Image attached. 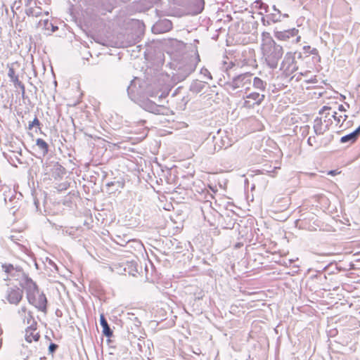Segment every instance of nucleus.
<instances>
[{"mask_svg":"<svg viewBox=\"0 0 360 360\" xmlns=\"http://www.w3.org/2000/svg\"><path fill=\"white\" fill-rule=\"evenodd\" d=\"M335 114L336 112L330 107L324 106L320 110L319 117L316 119V135L326 134L324 140H320L324 145L333 140V136L329 132V128L333 124V119L335 117Z\"/></svg>","mask_w":360,"mask_h":360,"instance_id":"f257e3e1","label":"nucleus"},{"mask_svg":"<svg viewBox=\"0 0 360 360\" xmlns=\"http://www.w3.org/2000/svg\"><path fill=\"white\" fill-rule=\"evenodd\" d=\"M199 61L200 56L198 53L184 56L175 64V72L173 73L174 81H184L195 70Z\"/></svg>","mask_w":360,"mask_h":360,"instance_id":"f03ea898","label":"nucleus"},{"mask_svg":"<svg viewBox=\"0 0 360 360\" xmlns=\"http://www.w3.org/2000/svg\"><path fill=\"white\" fill-rule=\"evenodd\" d=\"M252 74L245 72L233 77L231 80L224 84L225 90L229 94L239 92H247L252 86Z\"/></svg>","mask_w":360,"mask_h":360,"instance_id":"7ed1b4c3","label":"nucleus"},{"mask_svg":"<svg viewBox=\"0 0 360 360\" xmlns=\"http://www.w3.org/2000/svg\"><path fill=\"white\" fill-rule=\"evenodd\" d=\"M262 46L267 65L271 69L276 68L278 61L283 55V47L270 39L267 43L262 44Z\"/></svg>","mask_w":360,"mask_h":360,"instance_id":"20e7f679","label":"nucleus"},{"mask_svg":"<svg viewBox=\"0 0 360 360\" xmlns=\"http://www.w3.org/2000/svg\"><path fill=\"white\" fill-rule=\"evenodd\" d=\"M231 144V141L228 136L221 134V131L219 130L217 136H213L212 143L209 141L206 143L207 146V151L209 154H214L216 151H219L222 148H229Z\"/></svg>","mask_w":360,"mask_h":360,"instance_id":"39448f33","label":"nucleus"},{"mask_svg":"<svg viewBox=\"0 0 360 360\" xmlns=\"http://www.w3.org/2000/svg\"><path fill=\"white\" fill-rule=\"evenodd\" d=\"M20 285L25 290L27 300L32 299L33 296L39 294V288L36 283L24 273H22Z\"/></svg>","mask_w":360,"mask_h":360,"instance_id":"423d86ee","label":"nucleus"},{"mask_svg":"<svg viewBox=\"0 0 360 360\" xmlns=\"http://www.w3.org/2000/svg\"><path fill=\"white\" fill-rule=\"evenodd\" d=\"M140 105L146 111L155 115H164L167 110L164 105H158L148 98L141 101Z\"/></svg>","mask_w":360,"mask_h":360,"instance_id":"0eeeda50","label":"nucleus"},{"mask_svg":"<svg viewBox=\"0 0 360 360\" xmlns=\"http://www.w3.org/2000/svg\"><path fill=\"white\" fill-rule=\"evenodd\" d=\"M280 70L286 75H290L297 70V63L295 57L291 53H287L281 63Z\"/></svg>","mask_w":360,"mask_h":360,"instance_id":"6e6552de","label":"nucleus"},{"mask_svg":"<svg viewBox=\"0 0 360 360\" xmlns=\"http://www.w3.org/2000/svg\"><path fill=\"white\" fill-rule=\"evenodd\" d=\"M23 291L19 288H8L6 291V300L11 304L17 305L22 300Z\"/></svg>","mask_w":360,"mask_h":360,"instance_id":"1a4fd4ad","label":"nucleus"},{"mask_svg":"<svg viewBox=\"0 0 360 360\" xmlns=\"http://www.w3.org/2000/svg\"><path fill=\"white\" fill-rule=\"evenodd\" d=\"M38 295V297L37 295L33 296L30 300H28V302L36 307L39 311L46 312V307H47V299L44 292H41Z\"/></svg>","mask_w":360,"mask_h":360,"instance_id":"9d476101","label":"nucleus"},{"mask_svg":"<svg viewBox=\"0 0 360 360\" xmlns=\"http://www.w3.org/2000/svg\"><path fill=\"white\" fill-rule=\"evenodd\" d=\"M298 34V30L295 28L283 30V31H276L275 32V37L278 40L282 41H288L290 39H292V41H295L294 38L296 37L295 41H298L300 37H297Z\"/></svg>","mask_w":360,"mask_h":360,"instance_id":"9b49d317","label":"nucleus"},{"mask_svg":"<svg viewBox=\"0 0 360 360\" xmlns=\"http://www.w3.org/2000/svg\"><path fill=\"white\" fill-rule=\"evenodd\" d=\"M18 314L22 320L24 324H27L28 326L37 325V322L33 317L32 313L30 311H27L26 307H21L18 309Z\"/></svg>","mask_w":360,"mask_h":360,"instance_id":"f8f14e48","label":"nucleus"},{"mask_svg":"<svg viewBox=\"0 0 360 360\" xmlns=\"http://www.w3.org/2000/svg\"><path fill=\"white\" fill-rule=\"evenodd\" d=\"M297 224H299L300 228L311 231H314L315 229V220L314 218V214L311 213L309 214V217L298 219Z\"/></svg>","mask_w":360,"mask_h":360,"instance_id":"ddd939ff","label":"nucleus"},{"mask_svg":"<svg viewBox=\"0 0 360 360\" xmlns=\"http://www.w3.org/2000/svg\"><path fill=\"white\" fill-rule=\"evenodd\" d=\"M37 325H30L28 326L25 330V340L28 342H32V341H38L39 339V333H35L37 330Z\"/></svg>","mask_w":360,"mask_h":360,"instance_id":"4468645a","label":"nucleus"},{"mask_svg":"<svg viewBox=\"0 0 360 360\" xmlns=\"http://www.w3.org/2000/svg\"><path fill=\"white\" fill-rule=\"evenodd\" d=\"M359 134H360V126L354 131L342 136L340 139V142L342 143L349 142V141H350L351 143H354L356 141Z\"/></svg>","mask_w":360,"mask_h":360,"instance_id":"2eb2a0df","label":"nucleus"},{"mask_svg":"<svg viewBox=\"0 0 360 360\" xmlns=\"http://www.w3.org/2000/svg\"><path fill=\"white\" fill-rule=\"evenodd\" d=\"M246 98L251 99L253 101V103L256 105H259L264 101L265 98L264 94H261L258 92H252L246 96Z\"/></svg>","mask_w":360,"mask_h":360,"instance_id":"dca6fc26","label":"nucleus"},{"mask_svg":"<svg viewBox=\"0 0 360 360\" xmlns=\"http://www.w3.org/2000/svg\"><path fill=\"white\" fill-rule=\"evenodd\" d=\"M252 85L255 89L260 91H265L266 88V82L257 77H252Z\"/></svg>","mask_w":360,"mask_h":360,"instance_id":"f3484780","label":"nucleus"},{"mask_svg":"<svg viewBox=\"0 0 360 360\" xmlns=\"http://www.w3.org/2000/svg\"><path fill=\"white\" fill-rule=\"evenodd\" d=\"M100 324L103 328V333L108 338H110L112 335V330L110 329L105 318L103 314L100 316Z\"/></svg>","mask_w":360,"mask_h":360,"instance_id":"a211bd4d","label":"nucleus"},{"mask_svg":"<svg viewBox=\"0 0 360 360\" xmlns=\"http://www.w3.org/2000/svg\"><path fill=\"white\" fill-rule=\"evenodd\" d=\"M36 145L41 151L43 156H45L49 153V145L42 139H37L36 140Z\"/></svg>","mask_w":360,"mask_h":360,"instance_id":"6ab92c4d","label":"nucleus"},{"mask_svg":"<svg viewBox=\"0 0 360 360\" xmlns=\"http://www.w3.org/2000/svg\"><path fill=\"white\" fill-rule=\"evenodd\" d=\"M2 269L4 271L10 276H15L16 273H22L20 269L17 268H14L12 264H3Z\"/></svg>","mask_w":360,"mask_h":360,"instance_id":"aec40b11","label":"nucleus"},{"mask_svg":"<svg viewBox=\"0 0 360 360\" xmlns=\"http://www.w3.org/2000/svg\"><path fill=\"white\" fill-rule=\"evenodd\" d=\"M53 170V175L55 178H56L57 176L60 177L65 172V169L62 165H59L58 162L55 164Z\"/></svg>","mask_w":360,"mask_h":360,"instance_id":"412c9836","label":"nucleus"},{"mask_svg":"<svg viewBox=\"0 0 360 360\" xmlns=\"http://www.w3.org/2000/svg\"><path fill=\"white\" fill-rule=\"evenodd\" d=\"M8 76L11 79V81L14 83V85L17 86L21 82L18 79V76L15 75V70L13 68H10L8 72Z\"/></svg>","mask_w":360,"mask_h":360,"instance_id":"4be33fe9","label":"nucleus"},{"mask_svg":"<svg viewBox=\"0 0 360 360\" xmlns=\"http://www.w3.org/2000/svg\"><path fill=\"white\" fill-rule=\"evenodd\" d=\"M205 85L200 81H195L191 85V90L195 93L200 92L204 88Z\"/></svg>","mask_w":360,"mask_h":360,"instance_id":"5701e85b","label":"nucleus"},{"mask_svg":"<svg viewBox=\"0 0 360 360\" xmlns=\"http://www.w3.org/2000/svg\"><path fill=\"white\" fill-rule=\"evenodd\" d=\"M274 10L276 12V13H271L268 18L274 22H276L281 21V12L279 10L276 8V6H274Z\"/></svg>","mask_w":360,"mask_h":360,"instance_id":"b1692460","label":"nucleus"},{"mask_svg":"<svg viewBox=\"0 0 360 360\" xmlns=\"http://www.w3.org/2000/svg\"><path fill=\"white\" fill-rule=\"evenodd\" d=\"M41 9L40 8H30L27 11V14L28 15L38 17V16H40L41 15Z\"/></svg>","mask_w":360,"mask_h":360,"instance_id":"393cba45","label":"nucleus"},{"mask_svg":"<svg viewBox=\"0 0 360 360\" xmlns=\"http://www.w3.org/2000/svg\"><path fill=\"white\" fill-rule=\"evenodd\" d=\"M135 88L136 86L134 84V81L132 80L131 81L130 84L127 86V94L131 98H132V97L135 96Z\"/></svg>","mask_w":360,"mask_h":360,"instance_id":"a878e982","label":"nucleus"},{"mask_svg":"<svg viewBox=\"0 0 360 360\" xmlns=\"http://www.w3.org/2000/svg\"><path fill=\"white\" fill-rule=\"evenodd\" d=\"M198 6L196 8V13H199L204 9L205 1L204 0H195Z\"/></svg>","mask_w":360,"mask_h":360,"instance_id":"bb28decb","label":"nucleus"},{"mask_svg":"<svg viewBox=\"0 0 360 360\" xmlns=\"http://www.w3.org/2000/svg\"><path fill=\"white\" fill-rule=\"evenodd\" d=\"M256 105H255L252 102H251L249 100H245L243 103V107L245 108H247V109H251V108H254L255 106Z\"/></svg>","mask_w":360,"mask_h":360,"instance_id":"cd10ccee","label":"nucleus"},{"mask_svg":"<svg viewBox=\"0 0 360 360\" xmlns=\"http://www.w3.org/2000/svg\"><path fill=\"white\" fill-rule=\"evenodd\" d=\"M200 74L202 75L205 77H207L208 79H212V75L210 71L206 68H202L200 70Z\"/></svg>","mask_w":360,"mask_h":360,"instance_id":"c85d7f7f","label":"nucleus"},{"mask_svg":"<svg viewBox=\"0 0 360 360\" xmlns=\"http://www.w3.org/2000/svg\"><path fill=\"white\" fill-rule=\"evenodd\" d=\"M262 38H263V41H264L263 44L267 43L269 39L273 40L270 36V34L269 32H264L262 33Z\"/></svg>","mask_w":360,"mask_h":360,"instance_id":"c756f323","label":"nucleus"},{"mask_svg":"<svg viewBox=\"0 0 360 360\" xmlns=\"http://www.w3.org/2000/svg\"><path fill=\"white\" fill-rule=\"evenodd\" d=\"M58 345L51 342L49 346V352L50 354H53L58 349Z\"/></svg>","mask_w":360,"mask_h":360,"instance_id":"7c9ffc66","label":"nucleus"},{"mask_svg":"<svg viewBox=\"0 0 360 360\" xmlns=\"http://www.w3.org/2000/svg\"><path fill=\"white\" fill-rule=\"evenodd\" d=\"M32 123V124H34V127H37L39 131H41V122H39L37 116H35Z\"/></svg>","mask_w":360,"mask_h":360,"instance_id":"2f4dec72","label":"nucleus"},{"mask_svg":"<svg viewBox=\"0 0 360 360\" xmlns=\"http://www.w3.org/2000/svg\"><path fill=\"white\" fill-rule=\"evenodd\" d=\"M160 24H164V25H165L166 29H165V31L169 30H170V29H171V27H172V23H171V22H170L169 20H165L162 21V22H160Z\"/></svg>","mask_w":360,"mask_h":360,"instance_id":"473e14b6","label":"nucleus"},{"mask_svg":"<svg viewBox=\"0 0 360 360\" xmlns=\"http://www.w3.org/2000/svg\"><path fill=\"white\" fill-rule=\"evenodd\" d=\"M303 49L304 50H305L306 52H309L311 53H314L315 51V49H311L309 46H304Z\"/></svg>","mask_w":360,"mask_h":360,"instance_id":"72a5a7b5","label":"nucleus"},{"mask_svg":"<svg viewBox=\"0 0 360 360\" xmlns=\"http://www.w3.org/2000/svg\"><path fill=\"white\" fill-rule=\"evenodd\" d=\"M18 87H19L20 89H21V91H22V96L24 97L25 96V85L21 82L20 84H19L18 86Z\"/></svg>","mask_w":360,"mask_h":360,"instance_id":"f704fd0d","label":"nucleus"},{"mask_svg":"<svg viewBox=\"0 0 360 360\" xmlns=\"http://www.w3.org/2000/svg\"><path fill=\"white\" fill-rule=\"evenodd\" d=\"M44 26L46 27V29H49L48 25H50L53 27V31H55L57 29V27H54L51 22H49L48 20H44Z\"/></svg>","mask_w":360,"mask_h":360,"instance_id":"c9c22d12","label":"nucleus"},{"mask_svg":"<svg viewBox=\"0 0 360 360\" xmlns=\"http://www.w3.org/2000/svg\"><path fill=\"white\" fill-rule=\"evenodd\" d=\"M309 145L313 146L314 143H315V137H309L307 140Z\"/></svg>","mask_w":360,"mask_h":360,"instance_id":"e433bc0d","label":"nucleus"},{"mask_svg":"<svg viewBox=\"0 0 360 360\" xmlns=\"http://www.w3.org/2000/svg\"><path fill=\"white\" fill-rule=\"evenodd\" d=\"M340 173V172H338V170H331V171L328 172V174H330L332 176H335Z\"/></svg>","mask_w":360,"mask_h":360,"instance_id":"4c0bfd02","label":"nucleus"},{"mask_svg":"<svg viewBox=\"0 0 360 360\" xmlns=\"http://www.w3.org/2000/svg\"><path fill=\"white\" fill-rule=\"evenodd\" d=\"M255 3L257 4H260V6H259L260 8H263V7L266 6V5L264 3H262L260 0L256 1Z\"/></svg>","mask_w":360,"mask_h":360,"instance_id":"58836bf2","label":"nucleus"},{"mask_svg":"<svg viewBox=\"0 0 360 360\" xmlns=\"http://www.w3.org/2000/svg\"><path fill=\"white\" fill-rule=\"evenodd\" d=\"M49 264L51 265L52 266H53L55 269H57V266L53 261L49 260Z\"/></svg>","mask_w":360,"mask_h":360,"instance_id":"ea45409f","label":"nucleus"},{"mask_svg":"<svg viewBox=\"0 0 360 360\" xmlns=\"http://www.w3.org/2000/svg\"><path fill=\"white\" fill-rule=\"evenodd\" d=\"M33 127H34V124H32V122H30V124L28 125V129H32Z\"/></svg>","mask_w":360,"mask_h":360,"instance_id":"a19ab883","label":"nucleus"},{"mask_svg":"<svg viewBox=\"0 0 360 360\" xmlns=\"http://www.w3.org/2000/svg\"><path fill=\"white\" fill-rule=\"evenodd\" d=\"M339 110H341V111H342V110H344V111L345 110V108H344V106H343L342 105H340L339 106Z\"/></svg>","mask_w":360,"mask_h":360,"instance_id":"79ce46f5","label":"nucleus"},{"mask_svg":"<svg viewBox=\"0 0 360 360\" xmlns=\"http://www.w3.org/2000/svg\"><path fill=\"white\" fill-rule=\"evenodd\" d=\"M38 203H39V202H38V200H34V204H35V205H36V207H38Z\"/></svg>","mask_w":360,"mask_h":360,"instance_id":"37998d69","label":"nucleus"},{"mask_svg":"<svg viewBox=\"0 0 360 360\" xmlns=\"http://www.w3.org/2000/svg\"><path fill=\"white\" fill-rule=\"evenodd\" d=\"M14 237H15L14 236H11V240H13V242H15V238H14Z\"/></svg>","mask_w":360,"mask_h":360,"instance_id":"c03bdc74","label":"nucleus"},{"mask_svg":"<svg viewBox=\"0 0 360 360\" xmlns=\"http://www.w3.org/2000/svg\"><path fill=\"white\" fill-rule=\"evenodd\" d=\"M139 122H140L141 124H143V123L145 122V121H144V120H141Z\"/></svg>","mask_w":360,"mask_h":360,"instance_id":"a18cd8bd","label":"nucleus"},{"mask_svg":"<svg viewBox=\"0 0 360 360\" xmlns=\"http://www.w3.org/2000/svg\"><path fill=\"white\" fill-rule=\"evenodd\" d=\"M262 21H263L264 25H265V20H264V18H262Z\"/></svg>","mask_w":360,"mask_h":360,"instance_id":"49530a36","label":"nucleus"},{"mask_svg":"<svg viewBox=\"0 0 360 360\" xmlns=\"http://www.w3.org/2000/svg\"><path fill=\"white\" fill-rule=\"evenodd\" d=\"M288 14H284V15H283V17H285H285H288Z\"/></svg>","mask_w":360,"mask_h":360,"instance_id":"de8ad7c7","label":"nucleus"},{"mask_svg":"<svg viewBox=\"0 0 360 360\" xmlns=\"http://www.w3.org/2000/svg\"><path fill=\"white\" fill-rule=\"evenodd\" d=\"M112 184V183H110H110H108L107 185H108V186H111Z\"/></svg>","mask_w":360,"mask_h":360,"instance_id":"09e8293b","label":"nucleus"},{"mask_svg":"<svg viewBox=\"0 0 360 360\" xmlns=\"http://www.w3.org/2000/svg\"><path fill=\"white\" fill-rule=\"evenodd\" d=\"M18 161L19 163H21V161L19 159H18Z\"/></svg>","mask_w":360,"mask_h":360,"instance_id":"8fccbe9b","label":"nucleus"}]
</instances>
